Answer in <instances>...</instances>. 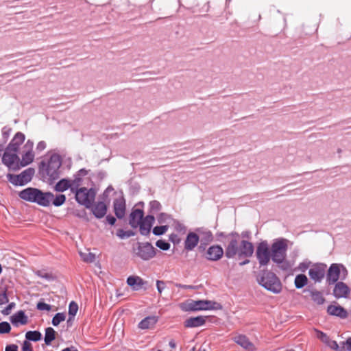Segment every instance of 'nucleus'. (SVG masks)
Segmentation results:
<instances>
[{
	"label": "nucleus",
	"mask_w": 351,
	"mask_h": 351,
	"mask_svg": "<svg viewBox=\"0 0 351 351\" xmlns=\"http://www.w3.org/2000/svg\"><path fill=\"white\" fill-rule=\"evenodd\" d=\"M254 252V246L252 243L242 240L240 241L239 236L232 237L228 242L226 247L225 255L227 258H231L235 256L239 258L250 257Z\"/></svg>",
	"instance_id": "nucleus-1"
},
{
	"label": "nucleus",
	"mask_w": 351,
	"mask_h": 351,
	"mask_svg": "<svg viewBox=\"0 0 351 351\" xmlns=\"http://www.w3.org/2000/svg\"><path fill=\"white\" fill-rule=\"evenodd\" d=\"M259 284L266 289L279 293L282 291V284L278 278L271 271H265L258 279Z\"/></svg>",
	"instance_id": "nucleus-2"
},
{
	"label": "nucleus",
	"mask_w": 351,
	"mask_h": 351,
	"mask_svg": "<svg viewBox=\"0 0 351 351\" xmlns=\"http://www.w3.org/2000/svg\"><path fill=\"white\" fill-rule=\"evenodd\" d=\"M287 241L280 239L275 241L271 247V259L276 263H282L286 258Z\"/></svg>",
	"instance_id": "nucleus-3"
},
{
	"label": "nucleus",
	"mask_w": 351,
	"mask_h": 351,
	"mask_svg": "<svg viewBox=\"0 0 351 351\" xmlns=\"http://www.w3.org/2000/svg\"><path fill=\"white\" fill-rule=\"evenodd\" d=\"M95 195V191L93 189H87L85 187H82L75 191L76 201L79 204L85 206L86 208L91 207Z\"/></svg>",
	"instance_id": "nucleus-4"
},
{
	"label": "nucleus",
	"mask_w": 351,
	"mask_h": 351,
	"mask_svg": "<svg viewBox=\"0 0 351 351\" xmlns=\"http://www.w3.org/2000/svg\"><path fill=\"white\" fill-rule=\"evenodd\" d=\"M16 153V151L7 148L2 157L3 163L11 170L16 171L21 168L20 159Z\"/></svg>",
	"instance_id": "nucleus-5"
},
{
	"label": "nucleus",
	"mask_w": 351,
	"mask_h": 351,
	"mask_svg": "<svg viewBox=\"0 0 351 351\" xmlns=\"http://www.w3.org/2000/svg\"><path fill=\"white\" fill-rule=\"evenodd\" d=\"M62 161L60 157L58 154H53L48 162L46 169L47 176L51 180H56L59 176V169L61 166Z\"/></svg>",
	"instance_id": "nucleus-6"
},
{
	"label": "nucleus",
	"mask_w": 351,
	"mask_h": 351,
	"mask_svg": "<svg viewBox=\"0 0 351 351\" xmlns=\"http://www.w3.org/2000/svg\"><path fill=\"white\" fill-rule=\"evenodd\" d=\"M33 148L34 143L29 140L23 145L21 153V160H20L21 167H25L33 162L34 159Z\"/></svg>",
	"instance_id": "nucleus-7"
},
{
	"label": "nucleus",
	"mask_w": 351,
	"mask_h": 351,
	"mask_svg": "<svg viewBox=\"0 0 351 351\" xmlns=\"http://www.w3.org/2000/svg\"><path fill=\"white\" fill-rule=\"evenodd\" d=\"M256 255L261 266H265L268 265L271 256L267 243L262 242L258 245Z\"/></svg>",
	"instance_id": "nucleus-8"
},
{
	"label": "nucleus",
	"mask_w": 351,
	"mask_h": 351,
	"mask_svg": "<svg viewBox=\"0 0 351 351\" xmlns=\"http://www.w3.org/2000/svg\"><path fill=\"white\" fill-rule=\"evenodd\" d=\"M34 174V169L28 168L19 175H10L9 180L14 185H24L31 181Z\"/></svg>",
	"instance_id": "nucleus-9"
},
{
	"label": "nucleus",
	"mask_w": 351,
	"mask_h": 351,
	"mask_svg": "<svg viewBox=\"0 0 351 351\" xmlns=\"http://www.w3.org/2000/svg\"><path fill=\"white\" fill-rule=\"evenodd\" d=\"M326 265L318 264L312 266L309 271L310 278L315 282H320L325 276Z\"/></svg>",
	"instance_id": "nucleus-10"
},
{
	"label": "nucleus",
	"mask_w": 351,
	"mask_h": 351,
	"mask_svg": "<svg viewBox=\"0 0 351 351\" xmlns=\"http://www.w3.org/2000/svg\"><path fill=\"white\" fill-rule=\"evenodd\" d=\"M137 254L143 260H149L155 256V248L149 243L140 244Z\"/></svg>",
	"instance_id": "nucleus-11"
},
{
	"label": "nucleus",
	"mask_w": 351,
	"mask_h": 351,
	"mask_svg": "<svg viewBox=\"0 0 351 351\" xmlns=\"http://www.w3.org/2000/svg\"><path fill=\"white\" fill-rule=\"evenodd\" d=\"M53 194L50 192H43L38 189L35 203L42 206H49L51 203Z\"/></svg>",
	"instance_id": "nucleus-12"
},
{
	"label": "nucleus",
	"mask_w": 351,
	"mask_h": 351,
	"mask_svg": "<svg viewBox=\"0 0 351 351\" xmlns=\"http://www.w3.org/2000/svg\"><path fill=\"white\" fill-rule=\"evenodd\" d=\"M350 292L349 287L343 282H337L333 289V295L336 298H348Z\"/></svg>",
	"instance_id": "nucleus-13"
},
{
	"label": "nucleus",
	"mask_w": 351,
	"mask_h": 351,
	"mask_svg": "<svg viewBox=\"0 0 351 351\" xmlns=\"http://www.w3.org/2000/svg\"><path fill=\"white\" fill-rule=\"evenodd\" d=\"M38 189L36 188L28 187L21 191L19 195L22 199L35 203Z\"/></svg>",
	"instance_id": "nucleus-14"
},
{
	"label": "nucleus",
	"mask_w": 351,
	"mask_h": 351,
	"mask_svg": "<svg viewBox=\"0 0 351 351\" xmlns=\"http://www.w3.org/2000/svg\"><path fill=\"white\" fill-rule=\"evenodd\" d=\"M340 276V267L337 264H332L328 270L327 282L329 285L337 282Z\"/></svg>",
	"instance_id": "nucleus-15"
},
{
	"label": "nucleus",
	"mask_w": 351,
	"mask_h": 351,
	"mask_svg": "<svg viewBox=\"0 0 351 351\" xmlns=\"http://www.w3.org/2000/svg\"><path fill=\"white\" fill-rule=\"evenodd\" d=\"M223 254V248L219 245L210 246L206 252V258L210 261H218Z\"/></svg>",
	"instance_id": "nucleus-16"
},
{
	"label": "nucleus",
	"mask_w": 351,
	"mask_h": 351,
	"mask_svg": "<svg viewBox=\"0 0 351 351\" xmlns=\"http://www.w3.org/2000/svg\"><path fill=\"white\" fill-rule=\"evenodd\" d=\"M154 221V217L153 216H146L138 225L141 234L143 235L149 234Z\"/></svg>",
	"instance_id": "nucleus-17"
},
{
	"label": "nucleus",
	"mask_w": 351,
	"mask_h": 351,
	"mask_svg": "<svg viewBox=\"0 0 351 351\" xmlns=\"http://www.w3.org/2000/svg\"><path fill=\"white\" fill-rule=\"evenodd\" d=\"M189 308L192 311L208 310L213 308V304L208 300L192 301L189 304Z\"/></svg>",
	"instance_id": "nucleus-18"
},
{
	"label": "nucleus",
	"mask_w": 351,
	"mask_h": 351,
	"mask_svg": "<svg viewBox=\"0 0 351 351\" xmlns=\"http://www.w3.org/2000/svg\"><path fill=\"white\" fill-rule=\"evenodd\" d=\"M10 322L15 326L25 325L28 322V317L23 311H19L10 317Z\"/></svg>",
	"instance_id": "nucleus-19"
},
{
	"label": "nucleus",
	"mask_w": 351,
	"mask_h": 351,
	"mask_svg": "<svg viewBox=\"0 0 351 351\" xmlns=\"http://www.w3.org/2000/svg\"><path fill=\"white\" fill-rule=\"evenodd\" d=\"M114 210L118 218L121 219L124 217L125 213V203L123 197H119L114 199Z\"/></svg>",
	"instance_id": "nucleus-20"
},
{
	"label": "nucleus",
	"mask_w": 351,
	"mask_h": 351,
	"mask_svg": "<svg viewBox=\"0 0 351 351\" xmlns=\"http://www.w3.org/2000/svg\"><path fill=\"white\" fill-rule=\"evenodd\" d=\"M143 211L141 209H135L134 210L130 216V224L132 228H137L138 225L141 222V221L144 219L143 217Z\"/></svg>",
	"instance_id": "nucleus-21"
},
{
	"label": "nucleus",
	"mask_w": 351,
	"mask_h": 351,
	"mask_svg": "<svg viewBox=\"0 0 351 351\" xmlns=\"http://www.w3.org/2000/svg\"><path fill=\"white\" fill-rule=\"evenodd\" d=\"M127 283L129 286H130L133 290L138 291L140 290L145 285L147 284V282L143 280L141 277L137 276H129L127 279Z\"/></svg>",
	"instance_id": "nucleus-22"
},
{
	"label": "nucleus",
	"mask_w": 351,
	"mask_h": 351,
	"mask_svg": "<svg viewBox=\"0 0 351 351\" xmlns=\"http://www.w3.org/2000/svg\"><path fill=\"white\" fill-rule=\"evenodd\" d=\"M327 312L330 315L337 316L340 318H346L348 312L339 305H330L328 306Z\"/></svg>",
	"instance_id": "nucleus-23"
},
{
	"label": "nucleus",
	"mask_w": 351,
	"mask_h": 351,
	"mask_svg": "<svg viewBox=\"0 0 351 351\" xmlns=\"http://www.w3.org/2000/svg\"><path fill=\"white\" fill-rule=\"evenodd\" d=\"M199 237L195 232H189L184 241V247L187 250H192L199 242Z\"/></svg>",
	"instance_id": "nucleus-24"
},
{
	"label": "nucleus",
	"mask_w": 351,
	"mask_h": 351,
	"mask_svg": "<svg viewBox=\"0 0 351 351\" xmlns=\"http://www.w3.org/2000/svg\"><path fill=\"white\" fill-rule=\"evenodd\" d=\"M206 322V317L197 316L190 317L184 322L186 328H195L204 325Z\"/></svg>",
	"instance_id": "nucleus-25"
},
{
	"label": "nucleus",
	"mask_w": 351,
	"mask_h": 351,
	"mask_svg": "<svg viewBox=\"0 0 351 351\" xmlns=\"http://www.w3.org/2000/svg\"><path fill=\"white\" fill-rule=\"evenodd\" d=\"M158 322V317L156 316H149L143 319L139 324L138 328L143 330L152 329Z\"/></svg>",
	"instance_id": "nucleus-26"
},
{
	"label": "nucleus",
	"mask_w": 351,
	"mask_h": 351,
	"mask_svg": "<svg viewBox=\"0 0 351 351\" xmlns=\"http://www.w3.org/2000/svg\"><path fill=\"white\" fill-rule=\"evenodd\" d=\"M107 206L102 202H97L92 206V212L97 218H102L106 214Z\"/></svg>",
	"instance_id": "nucleus-27"
},
{
	"label": "nucleus",
	"mask_w": 351,
	"mask_h": 351,
	"mask_svg": "<svg viewBox=\"0 0 351 351\" xmlns=\"http://www.w3.org/2000/svg\"><path fill=\"white\" fill-rule=\"evenodd\" d=\"M25 136L22 133H17L12 141L10 143L7 148L12 149V151L18 152L19 146L24 142Z\"/></svg>",
	"instance_id": "nucleus-28"
},
{
	"label": "nucleus",
	"mask_w": 351,
	"mask_h": 351,
	"mask_svg": "<svg viewBox=\"0 0 351 351\" xmlns=\"http://www.w3.org/2000/svg\"><path fill=\"white\" fill-rule=\"evenodd\" d=\"M73 184L74 181L71 182L66 179H62L56 184L55 190L56 191L63 192L70 188L71 190L74 192Z\"/></svg>",
	"instance_id": "nucleus-29"
},
{
	"label": "nucleus",
	"mask_w": 351,
	"mask_h": 351,
	"mask_svg": "<svg viewBox=\"0 0 351 351\" xmlns=\"http://www.w3.org/2000/svg\"><path fill=\"white\" fill-rule=\"evenodd\" d=\"M234 341L248 350H252L253 344L249 341V339L245 335H239L234 338Z\"/></svg>",
	"instance_id": "nucleus-30"
},
{
	"label": "nucleus",
	"mask_w": 351,
	"mask_h": 351,
	"mask_svg": "<svg viewBox=\"0 0 351 351\" xmlns=\"http://www.w3.org/2000/svg\"><path fill=\"white\" fill-rule=\"evenodd\" d=\"M308 283V278L304 274H298L295 276L294 284L297 289H302Z\"/></svg>",
	"instance_id": "nucleus-31"
},
{
	"label": "nucleus",
	"mask_w": 351,
	"mask_h": 351,
	"mask_svg": "<svg viewBox=\"0 0 351 351\" xmlns=\"http://www.w3.org/2000/svg\"><path fill=\"white\" fill-rule=\"evenodd\" d=\"M56 339V331L51 327L45 329V342L47 345H50L51 341Z\"/></svg>",
	"instance_id": "nucleus-32"
},
{
	"label": "nucleus",
	"mask_w": 351,
	"mask_h": 351,
	"mask_svg": "<svg viewBox=\"0 0 351 351\" xmlns=\"http://www.w3.org/2000/svg\"><path fill=\"white\" fill-rule=\"evenodd\" d=\"M312 300L317 304L321 305L323 304L325 302V298H324L322 293L317 291H312L311 293Z\"/></svg>",
	"instance_id": "nucleus-33"
},
{
	"label": "nucleus",
	"mask_w": 351,
	"mask_h": 351,
	"mask_svg": "<svg viewBox=\"0 0 351 351\" xmlns=\"http://www.w3.org/2000/svg\"><path fill=\"white\" fill-rule=\"evenodd\" d=\"M42 335L38 331H28L25 334L27 339L33 341H38L41 339Z\"/></svg>",
	"instance_id": "nucleus-34"
},
{
	"label": "nucleus",
	"mask_w": 351,
	"mask_h": 351,
	"mask_svg": "<svg viewBox=\"0 0 351 351\" xmlns=\"http://www.w3.org/2000/svg\"><path fill=\"white\" fill-rule=\"evenodd\" d=\"M66 315L64 313H58L52 319V324L57 326L60 322L64 321Z\"/></svg>",
	"instance_id": "nucleus-35"
},
{
	"label": "nucleus",
	"mask_w": 351,
	"mask_h": 351,
	"mask_svg": "<svg viewBox=\"0 0 351 351\" xmlns=\"http://www.w3.org/2000/svg\"><path fill=\"white\" fill-rule=\"evenodd\" d=\"M66 201V197L64 195L60 194L57 195L56 197H53L51 203L55 206H60L62 205Z\"/></svg>",
	"instance_id": "nucleus-36"
},
{
	"label": "nucleus",
	"mask_w": 351,
	"mask_h": 351,
	"mask_svg": "<svg viewBox=\"0 0 351 351\" xmlns=\"http://www.w3.org/2000/svg\"><path fill=\"white\" fill-rule=\"evenodd\" d=\"M168 230L167 226H156L153 229V233L155 235H162L165 234Z\"/></svg>",
	"instance_id": "nucleus-37"
},
{
	"label": "nucleus",
	"mask_w": 351,
	"mask_h": 351,
	"mask_svg": "<svg viewBox=\"0 0 351 351\" xmlns=\"http://www.w3.org/2000/svg\"><path fill=\"white\" fill-rule=\"evenodd\" d=\"M78 311V305L75 302H71L69 306V314L70 316L74 317Z\"/></svg>",
	"instance_id": "nucleus-38"
},
{
	"label": "nucleus",
	"mask_w": 351,
	"mask_h": 351,
	"mask_svg": "<svg viewBox=\"0 0 351 351\" xmlns=\"http://www.w3.org/2000/svg\"><path fill=\"white\" fill-rule=\"evenodd\" d=\"M80 256L83 261L87 263H92L95 258V255L90 252L88 254L80 252Z\"/></svg>",
	"instance_id": "nucleus-39"
},
{
	"label": "nucleus",
	"mask_w": 351,
	"mask_h": 351,
	"mask_svg": "<svg viewBox=\"0 0 351 351\" xmlns=\"http://www.w3.org/2000/svg\"><path fill=\"white\" fill-rule=\"evenodd\" d=\"M315 332L317 333V338H319L325 344H326L330 339L326 333L318 330H315Z\"/></svg>",
	"instance_id": "nucleus-40"
},
{
	"label": "nucleus",
	"mask_w": 351,
	"mask_h": 351,
	"mask_svg": "<svg viewBox=\"0 0 351 351\" xmlns=\"http://www.w3.org/2000/svg\"><path fill=\"white\" fill-rule=\"evenodd\" d=\"M11 330L10 325L9 323L6 322H3L0 323V333H8Z\"/></svg>",
	"instance_id": "nucleus-41"
},
{
	"label": "nucleus",
	"mask_w": 351,
	"mask_h": 351,
	"mask_svg": "<svg viewBox=\"0 0 351 351\" xmlns=\"http://www.w3.org/2000/svg\"><path fill=\"white\" fill-rule=\"evenodd\" d=\"M156 245L158 247L162 250H167L170 247V244L164 240L157 241Z\"/></svg>",
	"instance_id": "nucleus-42"
},
{
	"label": "nucleus",
	"mask_w": 351,
	"mask_h": 351,
	"mask_svg": "<svg viewBox=\"0 0 351 351\" xmlns=\"http://www.w3.org/2000/svg\"><path fill=\"white\" fill-rule=\"evenodd\" d=\"M36 308L40 311H49L51 309V306L49 304H47L43 302H38Z\"/></svg>",
	"instance_id": "nucleus-43"
},
{
	"label": "nucleus",
	"mask_w": 351,
	"mask_h": 351,
	"mask_svg": "<svg viewBox=\"0 0 351 351\" xmlns=\"http://www.w3.org/2000/svg\"><path fill=\"white\" fill-rule=\"evenodd\" d=\"M9 301L5 291H0V305L8 303Z\"/></svg>",
	"instance_id": "nucleus-44"
},
{
	"label": "nucleus",
	"mask_w": 351,
	"mask_h": 351,
	"mask_svg": "<svg viewBox=\"0 0 351 351\" xmlns=\"http://www.w3.org/2000/svg\"><path fill=\"white\" fill-rule=\"evenodd\" d=\"M15 304L14 302H11L4 309L1 311V313L8 315L10 313L11 310L14 307Z\"/></svg>",
	"instance_id": "nucleus-45"
},
{
	"label": "nucleus",
	"mask_w": 351,
	"mask_h": 351,
	"mask_svg": "<svg viewBox=\"0 0 351 351\" xmlns=\"http://www.w3.org/2000/svg\"><path fill=\"white\" fill-rule=\"evenodd\" d=\"M156 287L158 291L160 294H161L162 291L165 289V282L162 280H157L156 281Z\"/></svg>",
	"instance_id": "nucleus-46"
},
{
	"label": "nucleus",
	"mask_w": 351,
	"mask_h": 351,
	"mask_svg": "<svg viewBox=\"0 0 351 351\" xmlns=\"http://www.w3.org/2000/svg\"><path fill=\"white\" fill-rule=\"evenodd\" d=\"M326 345L333 350H338L339 349V346L337 341L334 340L330 339L328 342L326 343Z\"/></svg>",
	"instance_id": "nucleus-47"
},
{
	"label": "nucleus",
	"mask_w": 351,
	"mask_h": 351,
	"mask_svg": "<svg viewBox=\"0 0 351 351\" xmlns=\"http://www.w3.org/2000/svg\"><path fill=\"white\" fill-rule=\"evenodd\" d=\"M47 147V143L45 141H40L36 146V150L38 152H42Z\"/></svg>",
	"instance_id": "nucleus-48"
},
{
	"label": "nucleus",
	"mask_w": 351,
	"mask_h": 351,
	"mask_svg": "<svg viewBox=\"0 0 351 351\" xmlns=\"http://www.w3.org/2000/svg\"><path fill=\"white\" fill-rule=\"evenodd\" d=\"M22 349L23 351H32V344L29 342L25 341L23 344Z\"/></svg>",
	"instance_id": "nucleus-49"
},
{
	"label": "nucleus",
	"mask_w": 351,
	"mask_h": 351,
	"mask_svg": "<svg viewBox=\"0 0 351 351\" xmlns=\"http://www.w3.org/2000/svg\"><path fill=\"white\" fill-rule=\"evenodd\" d=\"M343 348L347 351H351V338H348L345 343H343Z\"/></svg>",
	"instance_id": "nucleus-50"
},
{
	"label": "nucleus",
	"mask_w": 351,
	"mask_h": 351,
	"mask_svg": "<svg viewBox=\"0 0 351 351\" xmlns=\"http://www.w3.org/2000/svg\"><path fill=\"white\" fill-rule=\"evenodd\" d=\"M5 351H18V346L14 344L7 346Z\"/></svg>",
	"instance_id": "nucleus-51"
},
{
	"label": "nucleus",
	"mask_w": 351,
	"mask_h": 351,
	"mask_svg": "<svg viewBox=\"0 0 351 351\" xmlns=\"http://www.w3.org/2000/svg\"><path fill=\"white\" fill-rule=\"evenodd\" d=\"M106 220L110 225H114L116 221V219L114 217L110 215L106 217Z\"/></svg>",
	"instance_id": "nucleus-52"
},
{
	"label": "nucleus",
	"mask_w": 351,
	"mask_h": 351,
	"mask_svg": "<svg viewBox=\"0 0 351 351\" xmlns=\"http://www.w3.org/2000/svg\"><path fill=\"white\" fill-rule=\"evenodd\" d=\"M62 351H78L77 349L74 348L73 347L72 348H66L64 349H63Z\"/></svg>",
	"instance_id": "nucleus-53"
},
{
	"label": "nucleus",
	"mask_w": 351,
	"mask_h": 351,
	"mask_svg": "<svg viewBox=\"0 0 351 351\" xmlns=\"http://www.w3.org/2000/svg\"><path fill=\"white\" fill-rule=\"evenodd\" d=\"M250 261L248 259L245 260L243 262L240 263V265H244L245 264L249 263Z\"/></svg>",
	"instance_id": "nucleus-54"
},
{
	"label": "nucleus",
	"mask_w": 351,
	"mask_h": 351,
	"mask_svg": "<svg viewBox=\"0 0 351 351\" xmlns=\"http://www.w3.org/2000/svg\"><path fill=\"white\" fill-rule=\"evenodd\" d=\"M169 345H170V346H171V348H174V347H175V343H173V342H170V343H169Z\"/></svg>",
	"instance_id": "nucleus-55"
},
{
	"label": "nucleus",
	"mask_w": 351,
	"mask_h": 351,
	"mask_svg": "<svg viewBox=\"0 0 351 351\" xmlns=\"http://www.w3.org/2000/svg\"><path fill=\"white\" fill-rule=\"evenodd\" d=\"M180 287H184V288H186V286H182V285H179Z\"/></svg>",
	"instance_id": "nucleus-56"
},
{
	"label": "nucleus",
	"mask_w": 351,
	"mask_h": 351,
	"mask_svg": "<svg viewBox=\"0 0 351 351\" xmlns=\"http://www.w3.org/2000/svg\"><path fill=\"white\" fill-rule=\"evenodd\" d=\"M286 351H295L294 350H286Z\"/></svg>",
	"instance_id": "nucleus-57"
},
{
	"label": "nucleus",
	"mask_w": 351,
	"mask_h": 351,
	"mask_svg": "<svg viewBox=\"0 0 351 351\" xmlns=\"http://www.w3.org/2000/svg\"><path fill=\"white\" fill-rule=\"evenodd\" d=\"M158 351H161L160 350H158Z\"/></svg>",
	"instance_id": "nucleus-58"
}]
</instances>
